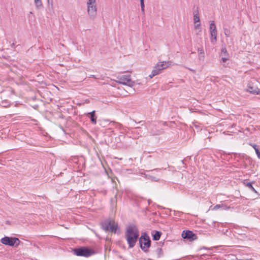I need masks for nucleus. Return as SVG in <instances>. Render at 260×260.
Returning <instances> with one entry per match:
<instances>
[{"mask_svg":"<svg viewBox=\"0 0 260 260\" xmlns=\"http://www.w3.org/2000/svg\"><path fill=\"white\" fill-rule=\"evenodd\" d=\"M248 90L249 92L252 94H258L260 92V89L257 87H254L251 86L250 85H249Z\"/></svg>","mask_w":260,"mask_h":260,"instance_id":"nucleus-14","label":"nucleus"},{"mask_svg":"<svg viewBox=\"0 0 260 260\" xmlns=\"http://www.w3.org/2000/svg\"><path fill=\"white\" fill-rule=\"evenodd\" d=\"M86 116L89 118L90 122L92 124H96L97 116L95 115V111L93 110L90 112L86 114Z\"/></svg>","mask_w":260,"mask_h":260,"instance_id":"nucleus-12","label":"nucleus"},{"mask_svg":"<svg viewBox=\"0 0 260 260\" xmlns=\"http://www.w3.org/2000/svg\"><path fill=\"white\" fill-rule=\"evenodd\" d=\"M224 35L228 37H229L231 35V31L228 28H224Z\"/></svg>","mask_w":260,"mask_h":260,"instance_id":"nucleus-24","label":"nucleus"},{"mask_svg":"<svg viewBox=\"0 0 260 260\" xmlns=\"http://www.w3.org/2000/svg\"><path fill=\"white\" fill-rule=\"evenodd\" d=\"M12 47H15V44L13 43L11 45Z\"/></svg>","mask_w":260,"mask_h":260,"instance_id":"nucleus-37","label":"nucleus"},{"mask_svg":"<svg viewBox=\"0 0 260 260\" xmlns=\"http://www.w3.org/2000/svg\"><path fill=\"white\" fill-rule=\"evenodd\" d=\"M35 4L37 8L42 7L43 5L41 0H35Z\"/></svg>","mask_w":260,"mask_h":260,"instance_id":"nucleus-21","label":"nucleus"},{"mask_svg":"<svg viewBox=\"0 0 260 260\" xmlns=\"http://www.w3.org/2000/svg\"><path fill=\"white\" fill-rule=\"evenodd\" d=\"M73 252L77 256L86 257L93 255L95 253L93 250L87 247H80L74 248Z\"/></svg>","mask_w":260,"mask_h":260,"instance_id":"nucleus-4","label":"nucleus"},{"mask_svg":"<svg viewBox=\"0 0 260 260\" xmlns=\"http://www.w3.org/2000/svg\"><path fill=\"white\" fill-rule=\"evenodd\" d=\"M168 67V66L166 62L162 61L159 62L155 66L151 74L149 75V77L150 78H152L155 76L159 74L160 71L167 68Z\"/></svg>","mask_w":260,"mask_h":260,"instance_id":"nucleus-7","label":"nucleus"},{"mask_svg":"<svg viewBox=\"0 0 260 260\" xmlns=\"http://www.w3.org/2000/svg\"><path fill=\"white\" fill-rule=\"evenodd\" d=\"M141 9L142 13L144 14V0H140Z\"/></svg>","mask_w":260,"mask_h":260,"instance_id":"nucleus-22","label":"nucleus"},{"mask_svg":"<svg viewBox=\"0 0 260 260\" xmlns=\"http://www.w3.org/2000/svg\"><path fill=\"white\" fill-rule=\"evenodd\" d=\"M47 3L49 9H53V0H47Z\"/></svg>","mask_w":260,"mask_h":260,"instance_id":"nucleus-23","label":"nucleus"},{"mask_svg":"<svg viewBox=\"0 0 260 260\" xmlns=\"http://www.w3.org/2000/svg\"><path fill=\"white\" fill-rule=\"evenodd\" d=\"M255 153L257 155V157H258L260 156V151H259L258 148L257 147L255 149Z\"/></svg>","mask_w":260,"mask_h":260,"instance_id":"nucleus-30","label":"nucleus"},{"mask_svg":"<svg viewBox=\"0 0 260 260\" xmlns=\"http://www.w3.org/2000/svg\"><path fill=\"white\" fill-rule=\"evenodd\" d=\"M2 104H3V106L4 107H7L9 105L7 101L2 102Z\"/></svg>","mask_w":260,"mask_h":260,"instance_id":"nucleus-31","label":"nucleus"},{"mask_svg":"<svg viewBox=\"0 0 260 260\" xmlns=\"http://www.w3.org/2000/svg\"><path fill=\"white\" fill-rule=\"evenodd\" d=\"M87 6V13L89 18L94 19L97 14L96 4L89 5Z\"/></svg>","mask_w":260,"mask_h":260,"instance_id":"nucleus-8","label":"nucleus"},{"mask_svg":"<svg viewBox=\"0 0 260 260\" xmlns=\"http://www.w3.org/2000/svg\"><path fill=\"white\" fill-rule=\"evenodd\" d=\"M221 54H223L224 56H226L227 55L228 52L225 48H222Z\"/></svg>","mask_w":260,"mask_h":260,"instance_id":"nucleus-29","label":"nucleus"},{"mask_svg":"<svg viewBox=\"0 0 260 260\" xmlns=\"http://www.w3.org/2000/svg\"><path fill=\"white\" fill-rule=\"evenodd\" d=\"M210 249V248H207L206 247H203L201 248V249Z\"/></svg>","mask_w":260,"mask_h":260,"instance_id":"nucleus-36","label":"nucleus"},{"mask_svg":"<svg viewBox=\"0 0 260 260\" xmlns=\"http://www.w3.org/2000/svg\"><path fill=\"white\" fill-rule=\"evenodd\" d=\"M164 133V131L162 129H152L150 131V133L153 136H157L162 134Z\"/></svg>","mask_w":260,"mask_h":260,"instance_id":"nucleus-16","label":"nucleus"},{"mask_svg":"<svg viewBox=\"0 0 260 260\" xmlns=\"http://www.w3.org/2000/svg\"><path fill=\"white\" fill-rule=\"evenodd\" d=\"M1 242L5 245L18 247L20 244V241L16 237L5 236L1 239Z\"/></svg>","mask_w":260,"mask_h":260,"instance_id":"nucleus-5","label":"nucleus"},{"mask_svg":"<svg viewBox=\"0 0 260 260\" xmlns=\"http://www.w3.org/2000/svg\"><path fill=\"white\" fill-rule=\"evenodd\" d=\"M211 42L213 44H215L217 41V32H211Z\"/></svg>","mask_w":260,"mask_h":260,"instance_id":"nucleus-18","label":"nucleus"},{"mask_svg":"<svg viewBox=\"0 0 260 260\" xmlns=\"http://www.w3.org/2000/svg\"><path fill=\"white\" fill-rule=\"evenodd\" d=\"M182 237L184 239H187L189 241H192L197 239L196 234L189 230L183 231L182 233Z\"/></svg>","mask_w":260,"mask_h":260,"instance_id":"nucleus-9","label":"nucleus"},{"mask_svg":"<svg viewBox=\"0 0 260 260\" xmlns=\"http://www.w3.org/2000/svg\"><path fill=\"white\" fill-rule=\"evenodd\" d=\"M96 4V0H88L87 5Z\"/></svg>","mask_w":260,"mask_h":260,"instance_id":"nucleus-26","label":"nucleus"},{"mask_svg":"<svg viewBox=\"0 0 260 260\" xmlns=\"http://www.w3.org/2000/svg\"><path fill=\"white\" fill-rule=\"evenodd\" d=\"M221 204H217L215 205L213 208L211 209L212 210H217L219 209H221Z\"/></svg>","mask_w":260,"mask_h":260,"instance_id":"nucleus-27","label":"nucleus"},{"mask_svg":"<svg viewBox=\"0 0 260 260\" xmlns=\"http://www.w3.org/2000/svg\"><path fill=\"white\" fill-rule=\"evenodd\" d=\"M228 60V58L226 57H222L221 58V61L222 62H225Z\"/></svg>","mask_w":260,"mask_h":260,"instance_id":"nucleus-33","label":"nucleus"},{"mask_svg":"<svg viewBox=\"0 0 260 260\" xmlns=\"http://www.w3.org/2000/svg\"><path fill=\"white\" fill-rule=\"evenodd\" d=\"M197 123V122L194 121V122H192V125L196 127V128H198V125L196 124Z\"/></svg>","mask_w":260,"mask_h":260,"instance_id":"nucleus-34","label":"nucleus"},{"mask_svg":"<svg viewBox=\"0 0 260 260\" xmlns=\"http://www.w3.org/2000/svg\"><path fill=\"white\" fill-rule=\"evenodd\" d=\"M163 125L165 126L167 125V123L166 122L163 123Z\"/></svg>","mask_w":260,"mask_h":260,"instance_id":"nucleus-38","label":"nucleus"},{"mask_svg":"<svg viewBox=\"0 0 260 260\" xmlns=\"http://www.w3.org/2000/svg\"><path fill=\"white\" fill-rule=\"evenodd\" d=\"M91 77L93 78H95V75H91Z\"/></svg>","mask_w":260,"mask_h":260,"instance_id":"nucleus-40","label":"nucleus"},{"mask_svg":"<svg viewBox=\"0 0 260 260\" xmlns=\"http://www.w3.org/2000/svg\"><path fill=\"white\" fill-rule=\"evenodd\" d=\"M200 25H201L200 23H198V24H197V23H196V25H195V26H194V28H195V29H197L200 28Z\"/></svg>","mask_w":260,"mask_h":260,"instance_id":"nucleus-32","label":"nucleus"},{"mask_svg":"<svg viewBox=\"0 0 260 260\" xmlns=\"http://www.w3.org/2000/svg\"><path fill=\"white\" fill-rule=\"evenodd\" d=\"M198 53H199V55H198L199 59L200 60L203 61L204 60V58H205V55H204L205 53H204V50L203 47L198 48Z\"/></svg>","mask_w":260,"mask_h":260,"instance_id":"nucleus-13","label":"nucleus"},{"mask_svg":"<svg viewBox=\"0 0 260 260\" xmlns=\"http://www.w3.org/2000/svg\"><path fill=\"white\" fill-rule=\"evenodd\" d=\"M139 230L135 225H130L126 228L125 238L129 248H133L135 246L138 239L139 238Z\"/></svg>","mask_w":260,"mask_h":260,"instance_id":"nucleus-1","label":"nucleus"},{"mask_svg":"<svg viewBox=\"0 0 260 260\" xmlns=\"http://www.w3.org/2000/svg\"><path fill=\"white\" fill-rule=\"evenodd\" d=\"M200 19L199 14V11L197 9L196 11L193 12V21L194 23L196 24L197 22H200Z\"/></svg>","mask_w":260,"mask_h":260,"instance_id":"nucleus-17","label":"nucleus"},{"mask_svg":"<svg viewBox=\"0 0 260 260\" xmlns=\"http://www.w3.org/2000/svg\"><path fill=\"white\" fill-rule=\"evenodd\" d=\"M259 159H260V156L258 157Z\"/></svg>","mask_w":260,"mask_h":260,"instance_id":"nucleus-41","label":"nucleus"},{"mask_svg":"<svg viewBox=\"0 0 260 260\" xmlns=\"http://www.w3.org/2000/svg\"><path fill=\"white\" fill-rule=\"evenodd\" d=\"M253 182H248L246 180L244 181V184L247 186L249 188H250L252 191L255 193H257L256 190L254 189V188L252 186Z\"/></svg>","mask_w":260,"mask_h":260,"instance_id":"nucleus-19","label":"nucleus"},{"mask_svg":"<svg viewBox=\"0 0 260 260\" xmlns=\"http://www.w3.org/2000/svg\"><path fill=\"white\" fill-rule=\"evenodd\" d=\"M160 170V169H155L152 170L150 171H147V172L151 173V174H144L145 177L147 179H149L152 181L154 182H158L160 180V178L157 177V176H155L153 175H154V173H153L154 172H159Z\"/></svg>","mask_w":260,"mask_h":260,"instance_id":"nucleus-10","label":"nucleus"},{"mask_svg":"<svg viewBox=\"0 0 260 260\" xmlns=\"http://www.w3.org/2000/svg\"><path fill=\"white\" fill-rule=\"evenodd\" d=\"M250 145L254 148V149H255V148H256L257 147V145L255 144H251Z\"/></svg>","mask_w":260,"mask_h":260,"instance_id":"nucleus-35","label":"nucleus"},{"mask_svg":"<svg viewBox=\"0 0 260 260\" xmlns=\"http://www.w3.org/2000/svg\"><path fill=\"white\" fill-rule=\"evenodd\" d=\"M117 79H118L117 83L121 84L128 85L132 87L134 86L135 84V82L131 80L130 75L119 76L117 77Z\"/></svg>","mask_w":260,"mask_h":260,"instance_id":"nucleus-6","label":"nucleus"},{"mask_svg":"<svg viewBox=\"0 0 260 260\" xmlns=\"http://www.w3.org/2000/svg\"><path fill=\"white\" fill-rule=\"evenodd\" d=\"M189 69V70H190V71H191L193 72H195V71H194V70H192V69Z\"/></svg>","mask_w":260,"mask_h":260,"instance_id":"nucleus-39","label":"nucleus"},{"mask_svg":"<svg viewBox=\"0 0 260 260\" xmlns=\"http://www.w3.org/2000/svg\"><path fill=\"white\" fill-rule=\"evenodd\" d=\"M102 229L106 232H111L114 234H119L120 229L117 223L114 220L107 219L101 223Z\"/></svg>","mask_w":260,"mask_h":260,"instance_id":"nucleus-2","label":"nucleus"},{"mask_svg":"<svg viewBox=\"0 0 260 260\" xmlns=\"http://www.w3.org/2000/svg\"><path fill=\"white\" fill-rule=\"evenodd\" d=\"M139 242L141 249L144 252H147L151 246V241L146 233L145 232L142 234L139 238Z\"/></svg>","mask_w":260,"mask_h":260,"instance_id":"nucleus-3","label":"nucleus"},{"mask_svg":"<svg viewBox=\"0 0 260 260\" xmlns=\"http://www.w3.org/2000/svg\"><path fill=\"white\" fill-rule=\"evenodd\" d=\"M221 209L222 210H228L230 209V207L227 206L225 204H221Z\"/></svg>","mask_w":260,"mask_h":260,"instance_id":"nucleus-28","label":"nucleus"},{"mask_svg":"<svg viewBox=\"0 0 260 260\" xmlns=\"http://www.w3.org/2000/svg\"><path fill=\"white\" fill-rule=\"evenodd\" d=\"M164 242L156 243L155 246L156 247V249L155 251L158 258H160L163 256L164 253L161 246L164 245Z\"/></svg>","mask_w":260,"mask_h":260,"instance_id":"nucleus-11","label":"nucleus"},{"mask_svg":"<svg viewBox=\"0 0 260 260\" xmlns=\"http://www.w3.org/2000/svg\"><path fill=\"white\" fill-rule=\"evenodd\" d=\"M210 33L213 32H217L216 27L213 21H212L210 24Z\"/></svg>","mask_w":260,"mask_h":260,"instance_id":"nucleus-20","label":"nucleus"},{"mask_svg":"<svg viewBox=\"0 0 260 260\" xmlns=\"http://www.w3.org/2000/svg\"><path fill=\"white\" fill-rule=\"evenodd\" d=\"M154 233L152 234V239L154 241H157L160 239V237L162 234L161 232L157 231H153Z\"/></svg>","mask_w":260,"mask_h":260,"instance_id":"nucleus-15","label":"nucleus"},{"mask_svg":"<svg viewBox=\"0 0 260 260\" xmlns=\"http://www.w3.org/2000/svg\"><path fill=\"white\" fill-rule=\"evenodd\" d=\"M174 212V215L177 216L178 217L181 216V214H182L183 213L182 212L178 211H173Z\"/></svg>","mask_w":260,"mask_h":260,"instance_id":"nucleus-25","label":"nucleus"}]
</instances>
